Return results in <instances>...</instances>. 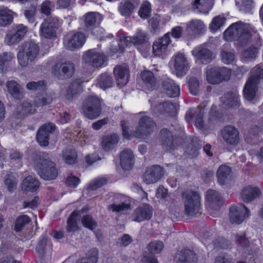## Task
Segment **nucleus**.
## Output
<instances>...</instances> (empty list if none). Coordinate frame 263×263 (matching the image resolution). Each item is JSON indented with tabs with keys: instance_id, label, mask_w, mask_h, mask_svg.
Returning a JSON list of instances; mask_svg holds the SVG:
<instances>
[{
	"instance_id": "1",
	"label": "nucleus",
	"mask_w": 263,
	"mask_h": 263,
	"mask_svg": "<svg viewBox=\"0 0 263 263\" xmlns=\"http://www.w3.org/2000/svg\"><path fill=\"white\" fill-rule=\"evenodd\" d=\"M36 161V170L41 178L45 180H51L57 177L58 171L55 164L47 154H39Z\"/></svg>"
},
{
	"instance_id": "2",
	"label": "nucleus",
	"mask_w": 263,
	"mask_h": 263,
	"mask_svg": "<svg viewBox=\"0 0 263 263\" xmlns=\"http://www.w3.org/2000/svg\"><path fill=\"white\" fill-rule=\"evenodd\" d=\"M39 47L32 41H27L18 46L17 60L20 64L25 67L28 62H33L36 58L39 53Z\"/></svg>"
},
{
	"instance_id": "3",
	"label": "nucleus",
	"mask_w": 263,
	"mask_h": 263,
	"mask_svg": "<svg viewBox=\"0 0 263 263\" xmlns=\"http://www.w3.org/2000/svg\"><path fill=\"white\" fill-rule=\"evenodd\" d=\"M251 73L243 90L245 98L249 101L253 100L255 96L258 83L263 79V69L256 66L252 69Z\"/></svg>"
},
{
	"instance_id": "4",
	"label": "nucleus",
	"mask_w": 263,
	"mask_h": 263,
	"mask_svg": "<svg viewBox=\"0 0 263 263\" xmlns=\"http://www.w3.org/2000/svg\"><path fill=\"white\" fill-rule=\"evenodd\" d=\"M81 108L86 118L90 120L95 119L101 114V100L97 96H88L83 101Z\"/></svg>"
},
{
	"instance_id": "5",
	"label": "nucleus",
	"mask_w": 263,
	"mask_h": 263,
	"mask_svg": "<svg viewBox=\"0 0 263 263\" xmlns=\"http://www.w3.org/2000/svg\"><path fill=\"white\" fill-rule=\"evenodd\" d=\"M182 196L186 215L194 216L199 212L200 197L197 192L187 190L182 193Z\"/></svg>"
},
{
	"instance_id": "6",
	"label": "nucleus",
	"mask_w": 263,
	"mask_h": 263,
	"mask_svg": "<svg viewBox=\"0 0 263 263\" xmlns=\"http://www.w3.org/2000/svg\"><path fill=\"white\" fill-rule=\"evenodd\" d=\"M75 72V65L69 61H59L51 67L53 77L59 80H64L72 77Z\"/></svg>"
},
{
	"instance_id": "7",
	"label": "nucleus",
	"mask_w": 263,
	"mask_h": 263,
	"mask_svg": "<svg viewBox=\"0 0 263 263\" xmlns=\"http://www.w3.org/2000/svg\"><path fill=\"white\" fill-rule=\"evenodd\" d=\"M206 76L209 83L216 84L229 80L231 77V71L224 67H214L206 70Z\"/></svg>"
},
{
	"instance_id": "8",
	"label": "nucleus",
	"mask_w": 263,
	"mask_h": 263,
	"mask_svg": "<svg viewBox=\"0 0 263 263\" xmlns=\"http://www.w3.org/2000/svg\"><path fill=\"white\" fill-rule=\"evenodd\" d=\"M155 125V123L152 118L147 116L142 117L139 121L135 136L137 138H141L149 135L153 133Z\"/></svg>"
},
{
	"instance_id": "9",
	"label": "nucleus",
	"mask_w": 263,
	"mask_h": 263,
	"mask_svg": "<svg viewBox=\"0 0 263 263\" xmlns=\"http://www.w3.org/2000/svg\"><path fill=\"white\" fill-rule=\"evenodd\" d=\"M249 210L243 204L230 209L229 218L232 224H239L249 216Z\"/></svg>"
},
{
	"instance_id": "10",
	"label": "nucleus",
	"mask_w": 263,
	"mask_h": 263,
	"mask_svg": "<svg viewBox=\"0 0 263 263\" xmlns=\"http://www.w3.org/2000/svg\"><path fill=\"white\" fill-rule=\"evenodd\" d=\"M160 140L163 147L166 151L172 152L178 146L180 138L173 136L169 130L164 128L160 131Z\"/></svg>"
},
{
	"instance_id": "11",
	"label": "nucleus",
	"mask_w": 263,
	"mask_h": 263,
	"mask_svg": "<svg viewBox=\"0 0 263 263\" xmlns=\"http://www.w3.org/2000/svg\"><path fill=\"white\" fill-rule=\"evenodd\" d=\"M55 128V124L51 122L44 124L40 127L36 134V140L41 146L48 145L50 135L54 132Z\"/></svg>"
},
{
	"instance_id": "12",
	"label": "nucleus",
	"mask_w": 263,
	"mask_h": 263,
	"mask_svg": "<svg viewBox=\"0 0 263 263\" xmlns=\"http://www.w3.org/2000/svg\"><path fill=\"white\" fill-rule=\"evenodd\" d=\"M148 37L147 35L143 32L139 31L133 36H127L120 40L118 44L120 52H123L124 49V45L128 46L129 43L134 44L141 45L148 41Z\"/></svg>"
},
{
	"instance_id": "13",
	"label": "nucleus",
	"mask_w": 263,
	"mask_h": 263,
	"mask_svg": "<svg viewBox=\"0 0 263 263\" xmlns=\"http://www.w3.org/2000/svg\"><path fill=\"white\" fill-rule=\"evenodd\" d=\"M83 59L85 63L94 67L99 68L104 63L106 57L103 53L92 49L86 51L84 54Z\"/></svg>"
},
{
	"instance_id": "14",
	"label": "nucleus",
	"mask_w": 263,
	"mask_h": 263,
	"mask_svg": "<svg viewBox=\"0 0 263 263\" xmlns=\"http://www.w3.org/2000/svg\"><path fill=\"white\" fill-rule=\"evenodd\" d=\"M58 28V20L52 17H49L42 23L41 31L45 38L51 39L55 36Z\"/></svg>"
},
{
	"instance_id": "15",
	"label": "nucleus",
	"mask_w": 263,
	"mask_h": 263,
	"mask_svg": "<svg viewBox=\"0 0 263 263\" xmlns=\"http://www.w3.org/2000/svg\"><path fill=\"white\" fill-rule=\"evenodd\" d=\"M163 175V168L159 165L147 167L143 175V181L149 184L157 182Z\"/></svg>"
},
{
	"instance_id": "16",
	"label": "nucleus",
	"mask_w": 263,
	"mask_h": 263,
	"mask_svg": "<svg viewBox=\"0 0 263 263\" xmlns=\"http://www.w3.org/2000/svg\"><path fill=\"white\" fill-rule=\"evenodd\" d=\"M117 85L119 86H123L128 83L129 73L127 65L125 64L116 66L114 70Z\"/></svg>"
},
{
	"instance_id": "17",
	"label": "nucleus",
	"mask_w": 263,
	"mask_h": 263,
	"mask_svg": "<svg viewBox=\"0 0 263 263\" xmlns=\"http://www.w3.org/2000/svg\"><path fill=\"white\" fill-rule=\"evenodd\" d=\"M153 214L152 207L148 204H144L142 206L137 208L132 215L133 220L141 222L143 220H149Z\"/></svg>"
},
{
	"instance_id": "18",
	"label": "nucleus",
	"mask_w": 263,
	"mask_h": 263,
	"mask_svg": "<svg viewBox=\"0 0 263 263\" xmlns=\"http://www.w3.org/2000/svg\"><path fill=\"white\" fill-rule=\"evenodd\" d=\"M174 261L176 263H196L197 257L191 249L184 248L176 254Z\"/></svg>"
},
{
	"instance_id": "19",
	"label": "nucleus",
	"mask_w": 263,
	"mask_h": 263,
	"mask_svg": "<svg viewBox=\"0 0 263 263\" xmlns=\"http://www.w3.org/2000/svg\"><path fill=\"white\" fill-rule=\"evenodd\" d=\"M221 102L226 108H235L239 106V95L237 91H231L221 98Z\"/></svg>"
},
{
	"instance_id": "20",
	"label": "nucleus",
	"mask_w": 263,
	"mask_h": 263,
	"mask_svg": "<svg viewBox=\"0 0 263 263\" xmlns=\"http://www.w3.org/2000/svg\"><path fill=\"white\" fill-rule=\"evenodd\" d=\"M261 193L257 186L248 185L245 187L241 192V198L245 202H250L258 198Z\"/></svg>"
},
{
	"instance_id": "21",
	"label": "nucleus",
	"mask_w": 263,
	"mask_h": 263,
	"mask_svg": "<svg viewBox=\"0 0 263 263\" xmlns=\"http://www.w3.org/2000/svg\"><path fill=\"white\" fill-rule=\"evenodd\" d=\"M221 134L224 140L231 145H235L239 141V132L232 126H226Z\"/></svg>"
},
{
	"instance_id": "22",
	"label": "nucleus",
	"mask_w": 263,
	"mask_h": 263,
	"mask_svg": "<svg viewBox=\"0 0 263 263\" xmlns=\"http://www.w3.org/2000/svg\"><path fill=\"white\" fill-rule=\"evenodd\" d=\"M196 60L203 64H207L214 59L213 52L207 48H196L192 51Z\"/></svg>"
},
{
	"instance_id": "23",
	"label": "nucleus",
	"mask_w": 263,
	"mask_h": 263,
	"mask_svg": "<svg viewBox=\"0 0 263 263\" xmlns=\"http://www.w3.org/2000/svg\"><path fill=\"white\" fill-rule=\"evenodd\" d=\"M174 68L178 77H182L189 69V65L186 59L181 53L177 54L175 58Z\"/></svg>"
},
{
	"instance_id": "24",
	"label": "nucleus",
	"mask_w": 263,
	"mask_h": 263,
	"mask_svg": "<svg viewBox=\"0 0 263 263\" xmlns=\"http://www.w3.org/2000/svg\"><path fill=\"white\" fill-rule=\"evenodd\" d=\"M206 199L209 206L215 210L219 209L223 202L220 195L217 192L212 190L206 192Z\"/></svg>"
},
{
	"instance_id": "25",
	"label": "nucleus",
	"mask_w": 263,
	"mask_h": 263,
	"mask_svg": "<svg viewBox=\"0 0 263 263\" xmlns=\"http://www.w3.org/2000/svg\"><path fill=\"white\" fill-rule=\"evenodd\" d=\"M35 111V108L30 102L24 101L17 105L14 116L17 119H22L29 114H33Z\"/></svg>"
},
{
	"instance_id": "26",
	"label": "nucleus",
	"mask_w": 263,
	"mask_h": 263,
	"mask_svg": "<svg viewBox=\"0 0 263 263\" xmlns=\"http://www.w3.org/2000/svg\"><path fill=\"white\" fill-rule=\"evenodd\" d=\"M27 32V27L22 24L16 26V32L14 34L7 35L5 41L8 45H13L19 42Z\"/></svg>"
},
{
	"instance_id": "27",
	"label": "nucleus",
	"mask_w": 263,
	"mask_h": 263,
	"mask_svg": "<svg viewBox=\"0 0 263 263\" xmlns=\"http://www.w3.org/2000/svg\"><path fill=\"white\" fill-rule=\"evenodd\" d=\"M120 164L124 170H130L134 165V155L130 149H124L120 154Z\"/></svg>"
},
{
	"instance_id": "28",
	"label": "nucleus",
	"mask_w": 263,
	"mask_h": 263,
	"mask_svg": "<svg viewBox=\"0 0 263 263\" xmlns=\"http://www.w3.org/2000/svg\"><path fill=\"white\" fill-rule=\"evenodd\" d=\"M82 81L77 80L72 81L66 89L65 97L69 100H72L83 90Z\"/></svg>"
},
{
	"instance_id": "29",
	"label": "nucleus",
	"mask_w": 263,
	"mask_h": 263,
	"mask_svg": "<svg viewBox=\"0 0 263 263\" xmlns=\"http://www.w3.org/2000/svg\"><path fill=\"white\" fill-rule=\"evenodd\" d=\"M169 34H165L162 38L159 39L153 44V52L156 55H160L161 53L164 52L168 45L170 43Z\"/></svg>"
},
{
	"instance_id": "30",
	"label": "nucleus",
	"mask_w": 263,
	"mask_h": 263,
	"mask_svg": "<svg viewBox=\"0 0 263 263\" xmlns=\"http://www.w3.org/2000/svg\"><path fill=\"white\" fill-rule=\"evenodd\" d=\"M8 92L16 100H21L24 98V91L22 87L15 81H10L6 83Z\"/></svg>"
},
{
	"instance_id": "31",
	"label": "nucleus",
	"mask_w": 263,
	"mask_h": 263,
	"mask_svg": "<svg viewBox=\"0 0 263 263\" xmlns=\"http://www.w3.org/2000/svg\"><path fill=\"white\" fill-rule=\"evenodd\" d=\"M39 186V181L31 176L26 177L22 183V190L24 192H35L38 190Z\"/></svg>"
},
{
	"instance_id": "32",
	"label": "nucleus",
	"mask_w": 263,
	"mask_h": 263,
	"mask_svg": "<svg viewBox=\"0 0 263 263\" xmlns=\"http://www.w3.org/2000/svg\"><path fill=\"white\" fill-rule=\"evenodd\" d=\"M85 42V36L81 32L73 34L69 37L66 44L67 48L73 50L81 47Z\"/></svg>"
},
{
	"instance_id": "33",
	"label": "nucleus",
	"mask_w": 263,
	"mask_h": 263,
	"mask_svg": "<svg viewBox=\"0 0 263 263\" xmlns=\"http://www.w3.org/2000/svg\"><path fill=\"white\" fill-rule=\"evenodd\" d=\"M243 24L241 22H238L231 25L224 32V37L227 41L238 39V33L242 30L241 25Z\"/></svg>"
},
{
	"instance_id": "34",
	"label": "nucleus",
	"mask_w": 263,
	"mask_h": 263,
	"mask_svg": "<svg viewBox=\"0 0 263 263\" xmlns=\"http://www.w3.org/2000/svg\"><path fill=\"white\" fill-rule=\"evenodd\" d=\"M162 87L166 91L167 95L172 98L177 97L180 94V88L176 85L174 82L171 79L164 81L162 83Z\"/></svg>"
},
{
	"instance_id": "35",
	"label": "nucleus",
	"mask_w": 263,
	"mask_h": 263,
	"mask_svg": "<svg viewBox=\"0 0 263 263\" xmlns=\"http://www.w3.org/2000/svg\"><path fill=\"white\" fill-rule=\"evenodd\" d=\"M147 251H144V253L141 258V263H158V261L154 257V254H158L161 252L162 248H145Z\"/></svg>"
},
{
	"instance_id": "36",
	"label": "nucleus",
	"mask_w": 263,
	"mask_h": 263,
	"mask_svg": "<svg viewBox=\"0 0 263 263\" xmlns=\"http://www.w3.org/2000/svg\"><path fill=\"white\" fill-rule=\"evenodd\" d=\"M214 0H195L193 7L198 10L199 12L208 13L212 8Z\"/></svg>"
},
{
	"instance_id": "37",
	"label": "nucleus",
	"mask_w": 263,
	"mask_h": 263,
	"mask_svg": "<svg viewBox=\"0 0 263 263\" xmlns=\"http://www.w3.org/2000/svg\"><path fill=\"white\" fill-rule=\"evenodd\" d=\"M98 251L96 248H91L85 255L80 258L77 263H97Z\"/></svg>"
},
{
	"instance_id": "38",
	"label": "nucleus",
	"mask_w": 263,
	"mask_h": 263,
	"mask_svg": "<svg viewBox=\"0 0 263 263\" xmlns=\"http://www.w3.org/2000/svg\"><path fill=\"white\" fill-rule=\"evenodd\" d=\"M186 28L195 34H202L205 30L204 24L201 21L198 20H193L188 22Z\"/></svg>"
},
{
	"instance_id": "39",
	"label": "nucleus",
	"mask_w": 263,
	"mask_h": 263,
	"mask_svg": "<svg viewBox=\"0 0 263 263\" xmlns=\"http://www.w3.org/2000/svg\"><path fill=\"white\" fill-rule=\"evenodd\" d=\"M118 141L119 137L116 134L105 136L103 138L102 141L103 148L106 151H108L114 147Z\"/></svg>"
},
{
	"instance_id": "40",
	"label": "nucleus",
	"mask_w": 263,
	"mask_h": 263,
	"mask_svg": "<svg viewBox=\"0 0 263 263\" xmlns=\"http://www.w3.org/2000/svg\"><path fill=\"white\" fill-rule=\"evenodd\" d=\"M202 145L199 143L197 138H194L191 143L187 146L185 153L188 154L191 158H196L199 154V149H201Z\"/></svg>"
},
{
	"instance_id": "41",
	"label": "nucleus",
	"mask_w": 263,
	"mask_h": 263,
	"mask_svg": "<svg viewBox=\"0 0 263 263\" xmlns=\"http://www.w3.org/2000/svg\"><path fill=\"white\" fill-rule=\"evenodd\" d=\"M231 173V168L226 165H221L217 171V177L218 182L221 185L226 183L229 176Z\"/></svg>"
},
{
	"instance_id": "42",
	"label": "nucleus",
	"mask_w": 263,
	"mask_h": 263,
	"mask_svg": "<svg viewBox=\"0 0 263 263\" xmlns=\"http://www.w3.org/2000/svg\"><path fill=\"white\" fill-rule=\"evenodd\" d=\"M143 81L149 89H154L156 86V79L153 73L148 70H145L141 74Z\"/></svg>"
},
{
	"instance_id": "43",
	"label": "nucleus",
	"mask_w": 263,
	"mask_h": 263,
	"mask_svg": "<svg viewBox=\"0 0 263 263\" xmlns=\"http://www.w3.org/2000/svg\"><path fill=\"white\" fill-rule=\"evenodd\" d=\"M12 12L7 9L0 10V26L5 27L9 25L13 21Z\"/></svg>"
},
{
	"instance_id": "44",
	"label": "nucleus",
	"mask_w": 263,
	"mask_h": 263,
	"mask_svg": "<svg viewBox=\"0 0 263 263\" xmlns=\"http://www.w3.org/2000/svg\"><path fill=\"white\" fill-rule=\"evenodd\" d=\"M113 83V79L107 73L101 74L98 80L99 86L103 89L112 87Z\"/></svg>"
},
{
	"instance_id": "45",
	"label": "nucleus",
	"mask_w": 263,
	"mask_h": 263,
	"mask_svg": "<svg viewBox=\"0 0 263 263\" xmlns=\"http://www.w3.org/2000/svg\"><path fill=\"white\" fill-rule=\"evenodd\" d=\"M52 100V97L50 95L43 93L37 95L34 98V102L36 107H40L49 104Z\"/></svg>"
},
{
	"instance_id": "46",
	"label": "nucleus",
	"mask_w": 263,
	"mask_h": 263,
	"mask_svg": "<svg viewBox=\"0 0 263 263\" xmlns=\"http://www.w3.org/2000/svg\"><path fill=\"white\" fill-rule=\"evenodd\" d=\"M159 109L162 114H168L171 116H174L177 112L176 106L171 102L165 101L158 106Z\"/></svg>"
},
{
	"instance_id": "47",
	"label": "nucleus",
	"mask_w": 263,
	"mask_h": 263,
	"mask_svg": "<svg viewBox=\"0 0 263 263\" xmlns=\"http://www.w3.org/2000/svg\"><path fill=\"white\" fill-rule=\"evenodd\" d=\"M62 156L65 162L67 164H72L76 163L77 153L74 149H65L62 152Z\"/></svg>"
},
{
	"instance_id": "48",
	"label": "nucleus",
	"mask_w": 263,
	"mask_h": 263,
	"mask_svg": "<svg viewBox=\"0 0 263 263\" xmlns=\"http://www.w3.org/2000/svg\"><path fill=\"white\" fill-rule=\"evenodd\" d=\"M13 58L11 52H5L0 54V71L6 73L7 70L6 63L11 61Z\"/></svg>"
},
{
	"instance_id": "49",
	"label": "nucleus",
	"mask_w": 263,
	"mask_h": 263,
	"mask_svg": "<svg viewBox=\"0 0 263 263\" xmlns=\"http://www.w3.org/2000/svg\"><path fill=\"white\" fill-rule=\"evenodd\" d=\"M4 183L10 192L16 189L17 181L12 173L7 174L4 177Z\"/></svg>"
},
{
	"instance_id": "50",
	"label": "nucleus",
	"mask_w": 263,
	"mask_h": 263,
	"mask_svg": "<svg viewBox=\"0 0 263 263\" xmlns=\"http://www.w3.org/2000/svg\"><path fill=\"white\" fill-rule=\"evenodd\" d=\"M241 28L242 30L239 32L238 39L236 40H238L239 43L243 46L251 41V35L248 30L245 28L243 24L241 25Z\"/></svg>"
},
{
	"instance_id": "51",
	"label": "nucleus",
	"mask_w": 263,
	"mask_h": 263,
	"mask_svg": "<svg viewBox=\"0 0 263 263\" xmlns=\"http://www.w3.org/2000/svg\"><path fill=\"white\" fill-rule=\"evenodd\" d=\"M97 21L96 13H88L85 18V30H90L95 27Z\"/></svg>"
},
{
	"instance_id": "52",
	"label": "nucleus",
	"mask_w": 263,
	"mask_h": 263,
	"mask_svg": "<svg viewBox=\"0 0 263 263\" xmlns=\"http://www.w3.org/2000/svg\"><path fill=\"white\" fill-rule=\"evenodd\" d=\"M204 106L199 107L196 110L197 116L195 119V124L196 126L200 129L204 128V121L203 120V117L204 115Z\"/></svg>"
},
{
	"instance_id": "53",
	"label": "nucleus",
	"mask_w": 263,
	"mask_h": 263,
	"mask_svg": "<svg viewBox=\"0 0 263 263\" xmlns=\"http://www.w3.org/2000/svg\"><path fill=\"white\" fill-rule=\"evenodd\" d=\"M29 222V218L27 215H24L18 217L15 221L14 230L16 232L21 231Z\"/></svg>"
},
{
	"instance_id": "54",
	"label": "nucleus",
	"mask_w": 263,
	"mask_h": 263,
	"mask_svg": "<svg viewBox=\"0 0 263 263\" xmlns=\"http://www.w3.org/2000/svg\"><path fill=\"white\" fill-rule=\"evenodd\" d=\"M119 9L122 15H129L133 12L134 6L132 3L126 1L121 3Z\"/></svg>"
},
{
	"instance_id": "55",
	"label": "nucleus",
	"mask_w": 263,
	"mask_h": 263,
	"mask_svg": "<svg viewBox=\"0 0 263 263\" xmlns=\"http://www.w3.org/2000/svg\"><path fill=\"white\" fill-rule=\"evenodd\" d=\"M82 223L85 227L91 230H93L97 227V222L93 220L92 217L90 215L84 216L82 219Z\"/></svg>"
},
{
	"instance_id": "56",
	"label": "nucleus",
	"mask_w": 263,
	"mask_h": 263,
	"mask_svg": "<svg viewBox=\"0 0 263 263\" xmlns=\"http://www.w3.org/2000/svg\"><path fill=\"white\" fill-rule=\"evenodd\" d=\"M107 181V179L105 178H96L90 182L88 189L91 191H95L106 184Z\"/></svg>"
},
{
	"instance_id": "57",
	"label": "nucleus",
	"mask_w": 263,
	"mask_h": 263,
	"mask_svg": "<svg viewBox=\"0 0 263 263\" xmlns=\"http://www.w3.org/2000/svg\"><path fill=\"white\" fill-rule=\"evenodd\" d=\"M189 87L190 92L195 96L199 92V84L198 80L194 77H192L189 81Z\"/></svg>"
},
{
	"instance_id": "58",
	"label": "nucleus",
	"mask_w": 263,
	"mask_h": 263,
	"mask_svg": "<svg viewBox=\"0 0 263 263\" xmlns=\"http://www.w3.org/2000/svg\"><path fill=\"white\" fill-rule=\"evenodd\" d=\"M45 82L44 81H31L28 82L26 85V87L28 89L33 91L43 90L45 89Z\"/></svg>"
},
{
	"instance_id": "59",
	"label": "nucleus",
	"mask_w": 263,
	"mask_h": 263,
	"mask_svg": "<svg viewBox=\"0 0 263 263\" xmlns=\"http://www.w3.org/2000/svg\"><path fill=\"white\" fill-rule=\"evenodd\" d=\"M76 217V216H72L71 213L70 217L68 218L67 220V226L66 227L67 232L70 233L78 230L79 227Z\"/></svg>"
},
{
	"instance_id": "60",
	"label": "nucleus",
	"mask_w": 263,
	"mask_h": 263,
	"mask_svg": "<svg viewBox=\"0 0 263 263\" xmlns=\"http://www.w3.org/2000/svg\"><path fill=\"white\" fill-rule=\"evenodd\" d=\"M130 204H127L125 203H121L120 204L112 203L108 206V209L112 211L113 212H119L121 211L127 210L130 209Z\"/></svg>"
},
{
	"instance_id": "61",
	"label": "nucleus",
	"mask_w": 263,
	"mask_h": 263,
	"mask_svg": "<svg viewBox=\"0 0 263 263\" xmlns=\"http://www.w3.org/2000/svg\"><path fill=\"white\" fill-rule=\"evenodd\" d=\"M220 57L223 63L229 64L231 63L234 60V54L229 51L222 50L220 52Z\"/></svg>"
},
{
	"instance_id": "62",
	"label": "nucleus",
	"mask_w": 263,
	"mask_h": 263,
	"mask_svg": "<svg viewBox=\"0 0 263 263\" xmlns=\"http://www.w3.org/2000/svg\"><path fill=\"white\" fill-rule=\"evenodd\" d=\"M23 157V154L15 151L12 152L10 155V158L11 160V163L13 164H17V167L22 165V161Z\"/></svg>"
},
{
	"instance_id": "63",
	"label": "nucleus",
	"mask_w": 263,
	"mask_h": 263,
	"mask_svg": "<svg viewBox=\"0 0 263 263\" xmlns=\"http://www.w3.org/2000/svg\"><path fill=\"white\" fill-rule=\"evenodd\" d=\"M257 53V48L254 46H251L243 51L242 55L245 59L249 60L251 59H255Z\"/></svg>"
},
{
	"instance_id": "64",
	"label": "nucleus",
	"mask_w": 263,
	"mask_h": 263,
	"mask_svg": "<svg viewBox=\"0 0 263 263\" xmlns=\"http://www.w3.org/2000/svg\"><path fill=\"white\" fill-rule=\"evenodd\" d=\"M226 21V18L220 15L213 18L211 25L210 28L212 30H216L222 26Z\"/></svg>"
}]
</instances>
